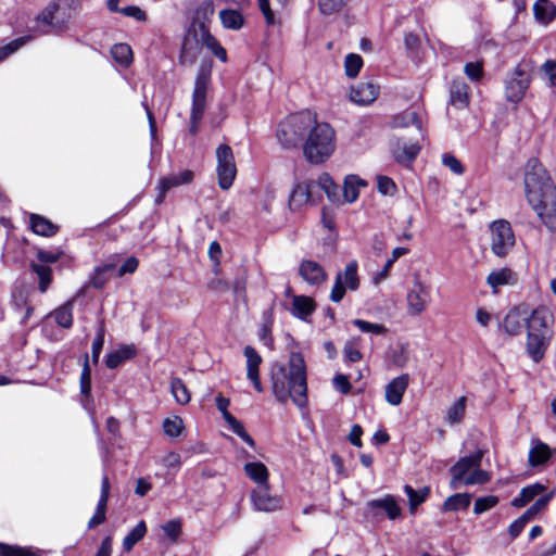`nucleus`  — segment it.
<instances>
[{"instance_id": "1", "label": "nucleus", "mask_w": 556, "mask_h": 556, "mask_svg": "<svg viewBox=\"0 0 556 556\" xmlns=\"http://www.w3.org/2000/svg\"><path fill=\"white\" fill-rule=\"evenodd\" d=\"M277 138L286 147H294L302 141V152L311 165L325 164L336 152L337 132L326 123L319 122L309 111L299 112L281 122Z\"/></svg>"}, {"instance_id": "2", "label": "nucleus", "mask_w": 556, "mask_h": 556, "mask_svg": "<svg viewBox=\"0 0 556 556\" xmlns=\"http://www.w3.org/2000/svg\"><path fill=\"white\" fill-rule=\"evenodd\" d=\"M525 195L540 224L549 232H556V184L543 164L531 159L526 164Z\"/></svg>"}, {"instance_id": "3", "label": "nucleus", "mask_w": 556, "mask_h": 556, "mask_svg": "<svg viewBox=\"0 0 556 556\" xmlns=\"http://www.w3.org/2000/svg\"><path fill=\"white\" fill-rule=\"evenodd\" d=\"M273 392L279 402L289 399L300 408L307 406L306 367L300 353H292L289 359V370L277 366L271 374Z\"/></svg>"}, {"instance_id": "4", "label": "nucleus", "mask_w": 556, "mask_h": 556, "mask_svg": "<svg viewBox=\"0 0 556 556\" xmlns=\"http://www.w3.org/2000/svg\"><path fill=\"white\" fill-rule=\"evenodd\" d=\"M554 315L546 307H538L527 318L526 352L533 363L545 357L553 339Z\"/></svg>"}, {"instance_id": "5", "label": "nucleus", "mask_w": 556, "mask_h": 556, "mask_svg": "<svg viewBox=\"0 0 556 556\" xmlns=\"http://www.w3.org/2000/svg\"><path fill=\"white\" fill-rule=\"evenodd\" d=\"M482 451L459 458L450 469L451 486L457 489L462 485L484 484L490 481L491 475L481 469Z\"/></svg>"}, {"instance_id": "6", "label": "nucleus", "mask_w": 556, "mask_h": 556, "mask_svg": "<svg viewBox=\"0 0 556 556\" xmlns=\"http://www.w3.org/2000/svg\"><path fill=\"white\" fill-rule=\"evenodd\" d=\"M489 244L492 254L505 258L516 245V235L511 224L506 219H496L488 227Z\"/></svg>"}, {"instance_id": "7", "label": "nucleus", "mask_w": 556, "mask_h": 556, "mask_svg": "<svg viewBox=\"0 0 556 556\" xmlns=\"http://www.w3.org/2000/svg\"><path fill=\"white\" fill-rule=\"evenodd\" d=\"M533 65L531 61H521L507 76L504 94L507 102L520 103L530 87Z\"/></svg>"}, {"instance_id": "8", "label": "nucleus", "mask_w": 556, "mask_h": 556, "mask_svg": "<svg viewBox=\"0 0 556 556\" xmlns=\"http://www.w3.org/2000/svg\"><path fill=\"white\" fill-rule=\"evenodd\" d=\"M213 63L212 61H204L198 71L194 88L192 93V109H191V131L195 132L197 125L201 121L206 103V92L211 83Z\"/></svg>"}, {"instance_id": "9", "label": "nucleus", "mask_w": 556, "mask_h": 556, "mask_svg": "<svg viewBox=\"0 0 556 556\" xmlns=\"http://www.w3.org/2000/svg\"><path fill=\"white\" fill-rule=\"evenodd\" d=\"M216 175L218 186L228 190L237 176V166L232 149L227 144H219L216 149Z\"/></svg>"}, {"instance_id": "10", "label": "nucleus", "mask_w": 556, "mask_h": 556, "mask_svg": "<svg viewBox=\"0 0 556 556\" xmlns=\"http://www.w3.org/2000/svg\"><path fill=\"white\" fill-rule=\"evenodd\" d=\"M430 302V287L421 280L419 275H414L412 287L406 294L408 314L412 316H419L426 311Z\"/></svg>"}, {"instance_id": "11", "label": "nucleus", "mask_w": 556, "mask_h": 556, "mask_svg": "<svg viewBox=\"0 0 556 556\" xmlns=\"http://www.w3.org/2000/svg\"><path fill=\"white\" fill-rule=\"evenodd\" d=\"M358 265L355 261L350 262L342 273H338L330 292V300L339 303L345 294L346 290L355 291L359 287V278L357 275Z\"/></svg>"}, {"instance_id": "12", "label": "nucleus", "mask_w": 556, "mask_h": 556, "mask_svg": "<svg viewBox=\"0 0 556 556\" xmlns=\"http://www.w3.org/2000/svg\"><path fill=\"white\" fill-rule=\"evenodd\" d=\"M252 507L256 511L273 513L277 511L282 506V501L279 496L270 493V485L257 486L251 492Z\"/></svg>"}, {"instance_id": "13", "label": "nucleus", "mask_w": 556, "mask_h": 556, "mask_svg": "<svg viewBox=\"0 0 556 556\" xmlns=\"http://www.w3.org/2000/svg\"><path fill=\"white\" fill-rule=\"evenodd\" d=\"M315 182L313 180H298L289 194L288 206L291 211H300L308 204L314 203L313 189Z\"/></svg>"}, {"instance_id": "14", "label": "nucleus", "mask_w": 556, "mask_h": 556, "mask_svg": "<svg viewBox=\"0 0 556 556\" xmlns=\"http://www.w3.org/2000/svg\"><path fill=\"white\" fill-rule=\"evenodd\" d=\"M230 401L223 395L216 396V406L220 412L224 420L228 425L229 429L237 434L244 443L249 446L254 447L255 442L253 438L247 432L243 424L235 418L228 410Z\"/></svg>"}, {"instance_id": "15", "label": "nucleus", "mask_w": 556, "mask_h": 556, "mask_svg": "<svg viewBox=\"0 0 556 556\" xmlns=\"http://www.w3.org/2000/svg\"><path fill=\"white\" fill-rule=\"evenodd\" d=\"M391 153L399 163H410L419 153L420 144L416 141H407L402 136L391 140Z\"/></svg>"}, {"instance_id": "16", "label": "nucleus", "mask_w": 556, "mask_h": 556, "mask_svg": "<svg viewBox=\"0 0 556 556\" xmlns=\"http://www.w3.org/2000/svg\"><path fill=\"white\" fill-rule=\"evenodd\" d=\"M379 86L371 81H362L350 90V100L361 106L371 104L379 96Z\"/></svg>"}, {"instance_id": "17", "label": "nucleus", "mask_w": 556, "mask_h": 556, "mask_svg": "<svg viewBox=\"0 0 556 556\" xmlns=\"http://www.w3.org/2000/svg\"><path fill=\"white\" fill-rule=\"evenodd\" d=\"M243 354L247 359V377L253 383L254 389L262 393L263 386L260 378V366L263 359L257 351L250 345L244 348Z\"/></svg>"}, {"instance_id": "18", "label": "nucleus", "mask_w": 556, "mask_h": 556, "mask_svg": "<svg viewBox=\"0 0 556 556\" xmlns=\"http://www.w3.org/2000/svg\"><path fill=\"white\" fill-rule=\"evenodd\" d=\"M409 377L407 374L393 378L384 389V399L388 404L399 406L408 387Z\"/></svg>"}, {"instance_id": "19", "label": "nucleus", "mask_w": 556, "mask_h": 556, "mask_svg": "<svg viewBox=\"0 0 556 556\" xmlns=\"http://www.w3.org/2000/svg\"><path fill=\"white\" fill-rule=\"evenodd\" d=\"M193 176L194 175L192 170L184 169L178 174H173L168 177L162 178L157 185L159 194L156 198V202L161 203L169 189L190 184L193 180Z\"/></svg>"}, {"instance_id": "20", "label": "nucleus", "mask_w": 556, "mask_h": 556, "mask_svg": "<svg viewBox=\"0 0 556 556\" xmlns=\"http://www.w3.org/2000/svg\"><path fill=\"white\" fill-rule=\"evenodd\" d=\"M299 274L311 286H319L327 279V274L323 266L312 260H305L300 264Z\"/></svg>"}, {"instance_id": "21", "label": "nucleus", "mask_w": 556, "mask_h": 556, "mask_svg": "<svg viewBox=\"0 0 556 556\" xmlns=\"http://www.w3.org/2000/svg\"><path fill=\"white\" fill-rule=\"evenodd\" d=\"M316 302L307 295H292L290 314L303 321H308L316 309Z\"/></svg>"}, {"instance_id": "22", "label": "nucleus", "mask_w": 556, "mask_h": 556, "mask_svg": "<svg viewBox=\"0 0 556 556\" xmlns=\"http://www.w3.org/2000/svg\"><path fill=\"white\" fill-rule=\"evenodd\" d=\"M516 281V273L506 266L493 269L486 276V283L493 293H497L500 288L514 285Z\"/></svg>"}, {"instance_id": "23", "label": "nucleus", "mask_w": 556, "mask_h": 556, "mask_svg": "<svg viewBox=\"0 0 556 556\" xmlns=\"http://www.w3.org/2000/svg\"><path fill=\"white\" fill-rule=\"evenodd\" d=\"M525 321L527 323L526 312L514 307L503 318L500 329L508 336H516L520 333Z\"/></svg>"}, {"instance_id": "24", "label": "nucleus", "mask_w": 556, "mask_h": 556, "mask_svg": "<svg viewBox=\"0 0 556 556\" xmlns=\"http://www.w3.org/2000/svg\"><path fill=\"white\" fill-rule=\"evenodd\" d=\"M552 448L544 442L533 439L528 455V462L531 467H538L546 464L552 457Z\"/></svg>"}, {"instance_id": "25", "label": "nucleus", "mask_w": 556, "mask_h": 556, "mask_svg": "<svg viewBox=\"0 0 556 556\" xmlns=\"http://www.w3.org/2000/svg\"><path fill=\"white\" fill-rule=\"evenodd\" d=\"M245 476L257 486L269 484V470L262 462H248L243 466Z\"/></svg>"}, {"instance_id": "26", "label": "nucleus", "mask_w": 556, "mask_h": 556, "mask_svg": "<svg viewBox=\"0 0 556 556\" xmlns=\"http://www.w3.org/2000/svg\"><path fill=\"white\" fill-rule=\"evenodd\" d=\"M367 182L357 175L351 174L345 176L343 180V200L351 204L354 203L358 197L362 188H365Z\"/></svg>"}, {"instance_id": "27", "label": "nucleus", "mask_w": 556, "mask_h": 556, "mask_svg": "<svg viewBox=\"0 0 556 556\" xmlns=\"http://www.w3.org/2000/svg\"><path fill=\"white\" fill-rule=\"evenodd\" d=\"M200 48H199V41L195 35L188 34L182 41L180 54H179V61L181 64H193L199 55Z\"/></svg>"}, {"instance_id": "28", "label": "nucleus", "mask_w": 556, "mask_h": 556, "mask_svg": "<svg viewBox=\"0 0 556 556\" xmlns=\"http://www.w3.org/2000/svg\"><path fill=\"white\" fill-rule=\"evenodd\" d=\"M136 356V348L132 344L121 345L118 349L110 352L105 357V365L110 369L118 367L123 362Z\"/></svg>"}, {"instance_id": "29", "label": "nucleus", "mask_w": 556, "mask_h": 556, "mask_svg": "<svg viewBox=\"0 0 556 556\" xmlns=\"http://www.w3.org/2000/svg\"><path fill=\"white\" fill-rule=\"evenodd\" d=\"M201 43L214 56H216L222 63L228 62V55L226 49L222 43L206 29L202 31Z\"/></svg>"}, {"instance_id": "30", "label": "nucleus", "mask_w": 556, "mask_h": 556, "mask_svg": "<svg viewBox=\"0 0 556 556\" xmlns=\"http://www.w3.org/2000/svg\"><path fill=\"white\" fill-rule=\"evenodd\" d=\"M535 20L547 25L556 17V7L548 0H536L533 5Z\"/></svg>"}, {"instance_id": "31", "label": "nucleus", "mask_w": 556, "mask_h": 556, "mask_svg": "<svg viewBox=\"0 0 556 556\" xmlns=\"http://www.w3.org/2000/svg\"><path fill=\"white\" fill-rule=\"evenodd\" d=\"M29 222L33 232L38 236L50 237L58 231V226L43 216L31 214Z\"/></svg>"}, {"instance_id": "32", "label": "nucleus", "mask_w": 556, "mask_h": 556, "mask_svg": "<svg viewBox=\"0 0 556 556\" xmlns=\"http://www.w3.org/2000/svg\"><path fill=\"white\" fill-rule=\"evenodd\" d=\"M545 489V485L541 483L528 485L520 491L519 496L511 501V505L514 507L521 508L531 502L536 495L543 493Z\"/></svg>"}, {"instance_id": "33", "label": "nucleus", "mask_w": 556, "mask_h": 556, "mask_svg": "<svg viewBox=\"0 0 556 556\" xmlns=\"http://www.w3.org/2000/svg\"><path fill=\"white\" fill-rule=\"evenodd\" d=\"M219 20L224 28L239 30L244 24L243 15L231 9H225L219 12Z\"/></svg>"}, {"instance_id": "34", "label": "nucleus", "mask_w": 556, "mask_h": 556, "mask_svg": "<svg viewBox=\"0 0 556 556\" xmlns=\"http://www.w3.org/2000/svg\"><path fill=\"white\" fill-rule=\"evenodd\" d=\"M466 396H460L453 402V404L446 410L445 420L448 425H456L462 422L466 413Z\"/></svg>"}, {"instance_id": "35", "label": "nucleus", "mask_w": 556, "mask_h": 556, "mask_svg": "<svg viewBox=\"0 0 556 556\" xmlns=\"http://www.w3.org/2000/svg\"><path fill=\"white\" fill-rule=\"evenodd\" d=\"M471 496L467 493H457L448 496L443 503L444 511L465 510L469 507Z\"/></svg>"}, {"instance_id": "36", "label": "nucleus", "mask_w": 556, "mask_h": 556, "mask_svg": "<svg viewBox=\"0 0 556 556\" xmlns=\"http://www.w3.org/2000/svg\"><path fill=\"white\" fill-rule=\"evenodd\" d=\"M409 126H414L416 132L421 136V124L418 119L416 112L414 111H405L399 115H396L393 119L394 128H406Z\"/></svg>"}, {"instance_id": "37", "label": "nucleus", "mask_w": 556, "mask_h": 556, "mask_svg": "<svg viewBox=\"0 0 556 556\" xmlns=\"http://www.w3.org/2000/svg\"><path fill=\"white\" fill-rule=\"evenodd\" d=\"M147 533V525L143 520L139 521L124 538L123 548L130 552L132 547L140 542Z\"/></svg>"}, {"instance_id": "38", "label": "nucleus", "mask_w": 556, "mask_h": 556, "mask_svg": "<svg viewBox=\"0 0 556 556\" xmlns=\"http://www.w3.org/2000/svg\"><path fill=\"white\" fill-rule=\"evenodd\" d=\"M369 506L372 508L380 507L384 509L388 517L392 520L401 515V508L391 495H387L381 500H374L369 502Z\"/></svg>"}, {"instance_id": "39", "label": "nucleus", "mask_w": 556, "mask_h": 556, "mask_svg": "<svg viewBox=\"0 0 556 556\" xmlns=\"http://www.w3.org/2000/svg\"><path fill=\"white\" fill-rule=\"evenodd\" d=\"M111 55L122 66L130 65L134 59L132 50L127 43L114 45L111 49Z\"/></svg>"}, {"instance_id": "40", "label": "nucleus", "mask_w": 556, "mask_h": 556, "mask_svg": "<svg viewBox=\"0 0 556 556\" xmlns=\"http://www.w3.org/2000/svg\"><path fill=\"white\" fill-rule=\"evenodd\" d=\"M170 391L176 403H178L179 405H186L191 400L190 391L188 390L184 381L179 378L172 379Z\"/></svg>"}, {"instance_id": "41", "label": "nucleus", "mask_w": 556, "mask_h": 556, "mask_svg": "<svg viewBox=\"0 0 556 556\" xmlns=\"http://www.w3.org/2000/svg\"><path fill=\"white\" fill-rule=\"evenodd\" d=\"M404 491L408 497L409 509L412 513L427 500L430 493V489L428 486H424L416 491L408 484L404 486Z\"/></svg>"}, {"instance_id": "42", "label": "nucleus", "mask_w": 556, "mask_h": 556, "mask_svg": "<svg viewBox=\"0 0 556 556\" xmlns=\"http://www.w3.org/2000/svg\"><path fill=\"white\" fill-rule=\"evenodd\" d=\"M316 184L326 193L330 201H336L338 197V185L328 173L318 176Z\"/></svg>"}, {"instance_id": "43", "label": "nucleus", "mask_w": 556, "mask_h": 556, "mask_svg": "<svg viewBox=\"0 0 556 556\" xmlns=\"http://www.w3.org/2000/svg\"><path fill=\"white\" fill-rule=\"evenodd\" d=\"M184 429L185 424L179 416H173L163 421V430L167 437L177 438L182 433Z\"/></svg>"}, {"instance_id": "44", "label": "nucleus", "mask_w": 556, "mask_h": 556, "mask_svg": "<svg viewBox=\"0 0 556 556\" xmlns=\"http://www.w3.org/2000/svg\"><path fill=\"white\" fill-rule=\"evenodd\" d=\"M161 529L172 543H176L182 533V522L179 518H175L163 523Z\"/></svg>"}, {"instance_id": "45", "label": "nucleus", "mask_w": 556, "mask_h": 556, "mask_svg": "<svg viewBox=\"0 0 556 556\" xmlns=\"http://www.w3.org/2000/svg\"><path fill=\"white\" fill-rule=\"evenodd\" d=\"M53 317L58 325L63 328H70L73 324L72 304L66 303L53 312Z\"/></svg>"}, {"instance_id": "46", "label": "nucleus", "mask_w": 556, "mask_h": 556, "mask_svg": "<svg viewBox=\"0 0 556 556\" xmlns=\"http://www.w3.org/2000/svg\"><path fill=\"white\" fill-rule=\"evenodd\" d=\"M363 66V59L356 53H350L345 56L344 71L346 76L354 78L358 75Z\"/></svg>"}, {"instance_id": "47", "label": "nucleus", "mask_w": 556, "mask_h": 556, "mask_svg": "<svg viewBox=\"0 0 556 556\" xmlns=\"http://www.w3.org/2000/svg\"><path fill=\"white\" fill-rule=\"evenodd\" d=\"M467 89L465 84H454L451 90V102L458 108L466 106L468 104Z\"/></svg>"}, {"instance_id": "48", "label": "nucleus", "mask_w": 556, "mask_h": 556, "mask_svg": "<svg viewBox=\"0 0 556 556\" xmlns=\"http://www.w3.org/2000/svg\"><path fill=\"white\" fill-rule=\"evenodd\" d=\"M555 492L552 491L547 495L540 497L530 508H528L521 516L530 521L536 514L545 509L549 501L554 497Z\"/></svg>"}, {"instance_id": "49", "label": "nucleus", "mask_w": 556, "mask_h": 556, "mask_svg": "<svg viewBox=\"0 0 556 556\" xmlns=\"http://www.w3.org/2000/svg\"><path fill=\"white\" fill-rule=\"evenodd\" d=\"M349 0H318L319 11L324 15H333L339 13Z\"/></svg>"}, {"instance_id": "50", "label": "nucleus", "mask_w": 556, "mask_h": 556, "mask_svg": "<svg viewBox=\"0 0 556 556\" xmlns=\"http://www.w3.org/2000/svg\"><path fill=\"white\" fill-rule=\"evenodd\" d=\"M353 325L356 326L362 332L371 333L375 336H382L387 329L381 324L370 323L363 319H354Z\"/></svg>"}, {"instance_id": "51", "label": "nucleus", "mask_w": 556, "mask_h": 556, "mask_svg": "<svg viewBox=\"0 0 556 556\" xmlns=\"http://www.w3.org/2000/svg\"><path fill=\"white\" fill-rule=\"evenodd\" d=\"M33 270L37 274L39 278V289L41 292H46L50 282H51V268L43 265H31Z\"/></svg>"}, {"instance_id": "52", "label": "nucleus", "mask_w": 556, "mask_h": 556, "mask_svg": "<svg viewBox=\"0 0 556 556\" xmlns=\"http://www.w3.org/2000/svg\"><path fill=\"white\" fill-rule=\"evenodd\" d=\"M28 40H30V37L17 38V39H14L11 42L7 43L5 46L0 47V61H3L9 55L13 54L21 47H23Z\"/></svg>"}, {"instance_id": "53", "label": "nucleus", "mask_w": 556, "mask_h": 556, "mask_svg": "<svg viewBox=\"0 0 556 556\" xmlns=\"http://www.w3.org/2000/svg\"><path fill=\"white\" fill-rule=\"evenodd\" d=\"M498 503V498L494 495H489L484 497H480L475 502L473 513L479 515L482 514L493 507H495Z\"/></svg>"}, {"instance_id": "54", "label": "nucleus", "mask_w": 556, "mask_h": 556, "mask_svg": "<svg viewBox=\"0 0 556 556\" xmlns=\"http://www.w3.org/2000/svg\"><path fill=\"white\" fill-rule=\"evenodd\" d=\"M106 506H108V503L98 501L96 511L88 522V528L97 527L105 521Z\"/></svg>"}, {"instance_id": "55", "label": "nucleus", "mask_w": 556, "mask_h": 556, "mask_svg": "<svg viewBox=\"0 0 556 556\" xmlns=\"http://www.w3.org/2000/svg\"><path fill=\"white\" fill-rule=\"evenodd\" d=\"M464 71L469 79L478 81L483 75V64L480 61L469 62L465 65Z\"/></svg>"}, {"instance_id": "56", "label": "nucleus", "mask_w": 556, "mask_h": 556, "mask_svg": "<svg viewBox=\"0 0 556 556\" xmlns=\"http://www.w3.org/2000/svg\"><path fill=\"white\" fill-rule=\"evenodd\" d=\"M442 163L455 175H462L464 173L463 164L453 154H448V153L443 154Z\"/></svg>"}, {"instance_id": "57", "label": "nucleus", "mask_w": 556, "mask_h": 556, "mask_svg": "<svg viewBox=\"0 0 556 556\" xmlns=\"http://www.w3.org/2000/svg\"><path fill=\"white\" fill-rule=\"evenodd\" d=\"M0 556H36L29 548L14 547L0 543Z\"/></svg>"}, {"instance_id": "58", "label": "nucleus", "mask_w": 556, "mask_h": 556, "mask_svg": "<svg viewBox=\"0 0 556 556\" xmlns=\"http://www.w3.org/2000/svg\"><path fill=\"white\" fill-rule=\"evenodd\" d=\"M80 391L85 395H89L91 391V370L87 359L80 375Z\"/></svg>"}, {"instance_id": "59", "label": "nucleus", "mask_w": 556, "mask_h": 556, "mask_svg": "<svg viewBox=\"0 0 556 556\" xmlns=\"http://www.w3.org/2000/svg\"><path fill=\"white\" fill-rule=\"evenodd\" d=\"M332 384L334 389L342 394H348L352 389L349 377L343 374H337L332 379Z\"/></svg>"}, {"instance_id": "60", "label": "nucleus", "mask_w": 556, "mask_h": 556, "mask_svg": "<svg viewBox=\"0 0 556 556\" xmlns=\"http://www.w3.org/2000/svg\"><path fill=\"white\" fill-rule=\"evenodd\" d=\"M377 185L378 191L383 195H392L396 190V186L393 180L387 176H379Z\"/></svg>"}, {"instance_id": "61", "label": "nucleus", "mask_w": 556, "mask_h": 556, "mask_svg": "<svg viewBox=\"0 0 556 556\" xmlns=\"http://www.w3.org/2000/svg\"><path fill=\"white\" fill-rule=\"evenodd\" d=\"M542 71L546 76L549 85L556 88V60H546L542 65Z\"/></svg>"}, {"instance_id": "62", "label": "nucleus", "mask_w": 556, "mask_h": 556, "mask_svg": "<svg viewBox=\"0 0 556 556\" xmlns=\"http://www.w3.org/2000/svg\"><path fill=\"white\" fill-rule=\"evenodd\" d=\"M476 321L483 328H488L493 319L492 313L485 307H478L475 313Z\"/></svg>"}, {"instance_id": "63", "label": "nucleus", "mask_w": 556, "mask_h": 556, "mask_svg": "<svg viewBox=\"0 0 556 556\" xmlns=\"http://www.w3.org/2000/svg\"><path fill=\"white\" fill-rule=\"evenodd\" d=\"M344 357L350 363L359 362L363 357L359 350L355 346L353 341L348 342L343 349Z\"/></svg>"}, {"instance_id": "64", "label": "nucleus", "mask_w": 556, "mask_h": 556, "mask_svg": "<svg viewBox=\"0 0 556 556\" xmlns=\"http://www.w3.org/2000/svg\"><path fill=\"white\" fill-rule=\"evenodd\" d=\"M121 12L125 16L131 17V18H134L136 21H139V22H144L147 20L146 12L141 8L137 7V5L125 7V8L121 9Z\"/></svg>"}]
</instances>
